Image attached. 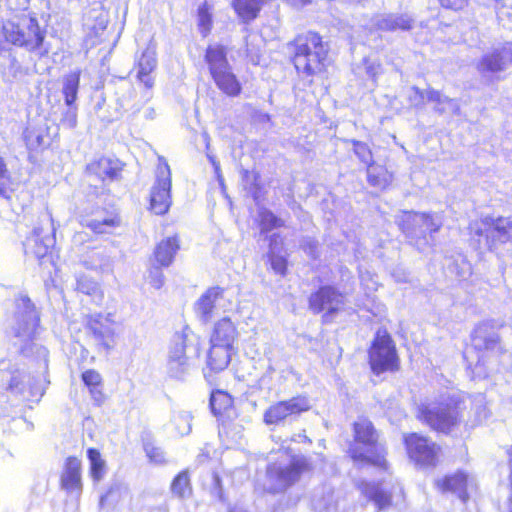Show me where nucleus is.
Listing matches in <instances>:
<instances>
[{
  "label": "nucleus",
  "instance_id": "nucleus-29",
  "mask_svg": "<svg viewBox=\"0 0 512 512\" xmlns=\"http://www.w3.org/2000/svg\"><path fill=\"white\" fill-rule=\"evenodd\" d=\"M157 65L156 54L153 50L146 49L141 53L138 61L137 78L144 83L146 88H152L154 81L150 74Z\"/></svg>",
  "mask_w": 512,
  "mask_h": 512
},
{
  "label": "nucleus",
  "instance_id": "nucleus-30",
  "mask_svg": "<svg viewBox=\"0 0 512 512\" xmlns=\"http://www.w3.org/2000/svg\"><path fill=\"white\" fill-rule=\"evenodd\" d=\"M171 494L177 499H186L192 496L193 486L191 473L188 468L179 471L171 480Z\"/></svg>",
  "mask_w": 512,
  "mask_h": 512
},
{
  "label": "nucleus",
  "instance_id": "nucleus-22",
  "mask_svg": "<svg viewBox=\"0 0 512 512\" xmlns=\"http://www.w3.org/2000/svg\"><path fill=\"white\" fill-rule=\"evenodd\" d=\"M357 488L361 495L380 511L389 509L393 504L391 491L386 489L380 481L361 480L357 483Z\"/></svg>",
  "mask_w": 512,
  "mask_h": 512
},
{
  "label": "nucleus",
  "instance_id": "nucleus-45",
  "mask_svg": "<svg viewBox=\"0 0 512 512\" xmlns=\"http://www.w3.org/2000/svg\"><path fill=\"white\" fill-rule=\"evenodd\" d=\"M427 100L439 106L443 103H449L451 100L447 97H443L437 90L430 89L427 91Z\"/></svg>",
  "mask_w": 512,
  "mask_h": 512
},
{
  "label": "nucleus",
  "instance_id": "nucleus-49",
  "mask_svg": "<svg viewBox=\"0 0 512 512\" xmlns=\"http://www.w3.org/2000/svg\"><path fill=\"white\" fill-rule=\"evenodd\" d=\"M289 2L295 6H305L310 4L312 0H289Z\"/></svg>",
  "mask_w": 512,
  "mask_h": 512
},
{
  "label": "nucleus",
  "instance_id": "nucleus-9",
  "mask_svg": "<svg viewBox=\"0 0 512 512\" xmlns=\"http://www.w3.org/2000/svg\"><path fill=\"white\" fill-rule=\"evenodd\" d=\"M403 446L407 458L419 468H435L440 463L442 447L430 436L419 432L403 435Z\"/></svg>",
  "mask_w": 512,
  "mask_h": 512
},
{
  "label": "nucleus",
  "instance_id": "nucleus-24",
  "mask_svg": "<svg viewBox=\"0 0 512 512\" xmlns=\"http://www.w3.org/2000/svg\"><path fill=\"white\" fill-rule=\"evenodd\" d=\"M507 55L509 52L505 47L494 49L481 57L477 63V70L482 74L502 72L507 66Z\"/></svg>",
  "mask_w": 512,
  "mask_h": 512
},
{
  "label": "nucleus",
  "instance_id": "nucleus-7",
  "mask_svg": "<svg viewBox=\"0 0 512 512\" xmlns=\"http://www.w3.org/2000/svg\"><path fill=\"white\" fill-rule=\"evenodd\" d=\"M398 229L408 239V243L418 251H423L426 247L431 246L428 241L427 234L416 232L419 227L424 225L430 235L440 231L441 223L435 221L434 214L431 212H417L414 210L402 211L396 220Z\"/></svg>",
  "mask_w": 512,
  "mask_h": 512
},
{
  "label": "nucleus",
  "instance_id": "nucleus-38",
  "mask_svg": "<svg viewBox=\"0 0 512 512\" xmlns=\"http://www.w3.org/2000/svg\"><path fill=\"white\" fill-rule=\"evenodd\" d=\"M354 154L359 158V160L365 164L371 163L370 160L372 158V151L367 143L351 140L350 141Z\"/></svg>",
  "mask_w": 512,
  "mask_h": 512
},
{
  "label": "nucleus",
  "instance_id": "nucleus-21",
  "mask_svg": "<svg viewBox=\"0 0 512 512\" xmlns=\"http://www.w3.org/2000/svg\"><path fill=\"white\" fill-rule=\"evenodd\" d=\"M59 486L68 494L79 496L83 490L82 462L77 456H68L59 476Z\"/></svg>",
  "mask_w": 512,
  "mask_h": 512
},
{
  "label": "nucleus",
  "instance_id": "nucleus-32",
  "mask_svg": "<svg viewBox=\"0 0 512 512\" xmlns=\"http://www.w3.org/2000/svg\"><path fill=\"white\" fill-rule=\"evenodd\" d=\"M86 455L89 460V475L93 482L98 483L107 472L106 461L103 459L100 451L94 447L88 448Z\"/></svg>",
  "mask_w": 512,
  "mask_h": 512
},
{
  "label": "nucleus",
  "instance_id": "nucleus-35",
  "mask_svg": "<svg viewBox=\"0 0 512 512\" xmlns=\"http://www.w3.org/2000/svg\"><path fill=\"white\" fill-rule=\"evenodd\" d=\"M258 227L262 234H267L274 229L285 227V221L275 215L271 210L262 208L258 213Z\"/></svg>",
  "mask_w": 512,
  "mask_h": 512
},
{
  "label": "nucleus",
  "instance_id": "nucleus-42",
  "mask_svg": "<svg viewBox=\"0 0 512 512\" xmlns=\"http://www.w3.org/2000/svg\"><path fill=\"white\" fill-rule=\"evenodd\" d=\"M144 451L150 461L157 464L164 462V453L162 449L153 445L152 443L145 444Z\"/></svg>",
  "mask_w": 512,
  "mask_h": 512
},
{
  "label": "nucleus",
  "instance_id": "nucleus-5",
  "mask_svg": "<svg viewBox=\"0 0 512 512\" xmlns=\"http://www.w3.org/2000/svg\"><path fill=\"white\" fill-rule=\"evenodd\" d=\"M367 362L371 372L376 375L397 373L401 368V359L396 342L386 328L378 329L367 349Z\"/></svg>",
  "mask_w": 512,
  "mask_h": 512
},
{
  "label": "nucleus",
  "instance_id": "nucleus-14",
  "mask_svg": "<svg viewBox=\"0 0 512 512\" xmlns=\"http://www.w3.org/2000/svg\"><path fill=\"white\" fill-rule=\"evenodd\" d=\"M171 172L167 163H159L156 181L151 188L149 210L155 215H164L171 206Z\"/></svg>",
  "mask_w": 512,
  "mask_h": 512
},
{
  "label": "nucleus",
  "instance_id": "nucleus-34",
  "mask_svg": "<svg viewBox=\"0 0 512 512\" xmlns=\"http://www.w3.org/2000/svg\"><path fill=\"white\" fill-rule=\"evenodd\" d=\"M80 85V71H74L66 75L63 79L62 93L65 104L73 106L77 99L78 89Z\"/></svg>",
  "mask_w": 512,
  "mask_h": 512
},
{
  "label": "nucleus",
  "instance_id": "nucleus-18",
  "mask_svg": "<svg viewBox=\"0 0 512 512\" xmlns=\"http://www.w3.org/2000/svg\"><path fill=\"white\" fill-rule=\"evenodd\" d=\"M24 246L25 254L34 257L40 266L46 263L55 265L53 255L54 239L49 234H44L42 229H34Z\"/></svg>",
  "mask_w": 512,
  "mask_h": 512
},
{
  "label": "nucleus",
  "instance_id": "nucleus-48",
  "mask_svg": "<svg viewBox=\"0 0 512 512\" xmlns=\"http://www.w3.org/2000/svg\"><path fill=\"white\" fill-rule=\"evenodd\" d=\"M113 494H119V489L117 487H109L106 490V492L101 496L100 504L105 505L108 502L109 497L112 496Z\"/></svg>",
  "mask_w": 512,
  "mask_h": 512
},
{
  "label": "nucleus",
  "instance_id": "nucleus-39",
  "mask_svg": "<svg viewBox=\"0 0 512 512\" xmlns=\"http://www.w3.org/2000/svg\"><path fill=\"white\" fill-rule=\"evenodd\" d=\"M13 183L12 175L5 159L0 155V194L4 195Z\"/></svg>",
  "mask_w": 512,
  "mask_h": 512
},
{
  "label": "nucleus",
  "instance_id": "nucleus-40",
  "mask_svg": "<svg viewBox=\"0 0 512 512\" xmlns=\"http://www.w3.org/2000/svg\"><path fill=\"white\" fill-rule=\"evenodd\" d=\"M437 2L443 10L459 13L469 7L471 0H437Z\"/></svg>",
  "mask_w": 512,
  "mask_h": 512
},
{
  "label": "nucleus",
  "instance_id": "nucleus-6",
  "mask_svg": "<svg viewBox=\"0 0 512 512\" xmlns=\"http://www.w3.org/2000/svg\"><path fill=\"white\" fill-rule=\"evenodd\" d=\"M84 329L99 351H114L121 339L120 323L114 313H90L84 318Z\"/></svg>",
  "mask_w": 512,
  "mask_h": 512
},
{
  "label": "nucleus",
  "instance_id": "nucleus-44",
  "mask_svg": "<svg viewBox=\"0 0 512 512\" xmlns=\"http://www.w3.org/2000/svg\"><path fill=\"white\" fill-rule=\"evenodd\" d=\"M170 362L176 363L178 365L185 364V345L183 343L176 344L174 350L169 356Z\"/></svg>",
  "mask_w": 512,
  "mask_h": 512
},
{
  "label": "nucleus",
  "instance_id": "nucleus-12",
  "mask_svg": "<svg viewBox=\"0 0 512 512\" xmlns=\"http://www.w3.org/2000/svg\"><path fill=\"white\" fill-rule=\"evenodd\" d=\"M180 250V238L175 234L159 241L150 257L148 269L149 283L156 289H160L165 282L163 269L168 268L175 261Z\"/></svg>",
  "mask_w": 512,
  "mask_h": 512
},
{
  "label": "nucleus",
  "instance_id": "nucleus-20",
  "mask_svg": "<svg viewBox=\"0 0 512 512\" xmlns=\"http://www.w3.org/2000/svg\"><path fill=\"white\" fill-rule=\"evenodd\" d=\"M470 475L462 469L447 473L434 481L435 488L442 494H455L461 501L467 502Z\"/></svg>",
  "mask_w": 512,
  "mask_h": 512
},
{
  "label": "nucleus",
  "instance_id": "nucleus-23",
  "mask_svg": "<svg viewBox=\"0 0 512 512\" xmlns=\"http://www.w3.org/2000/svg\"><path fill=\"white\" fill-rule=\"evenodd\" d=\"M239 332L230 317L225 316L215 322L211 330L209 343L235 347Z\"/></svg>",
  "mask_w": 512,
  "mask_h": 512
},
{
  "label": "nucleus",
  "instance_id": "nucleus-19",
  "mask_svg": "<svg viewBox=\"0 0 512 512\" xmlns=\"http://www.w3.org/2000/svg\"><path fill=\"white\" fill-rule=\"evenodd\" d=\"M124 167L125 164L119 159L102 156L88 163L85 167V173L105 185L107 182L119 180Z\"/></svg>",
  "mask_w": 512,
  "mask_h": 512
},
{
  "label": "nucleus",
  "instance_id": "nucleus-1",
  "mask_svg": "<svg viewBox=\"0 0 512 512\" xmlns=\"http://www.w3.org/2000/svg\"><path fill=\"white\" fill-rule=\"evenodd\" d=\"M351 434L345 455L356 467H372L382 472L389 470L387 447L370 419L358 417L351 423Z\"/></svg>",
  "mask_w": 512,
  "mask_h": 512
},
{
  "label": "nucleus",
  "instance_id": "nucleus-27",
  "mask_svg": "<svg viewBox=\"0 0 512 512\" xmlns=\"http://www.w3.org/2000/svg\"><path fill=\"white\" fill-rule=\"evenodd\" d=\"M224 288L219 286L209 287L195 303L198 314L204 320L212 317L216 308V303L223 297Z\"/></svg>",
  "mask_w": 512,
  "mask_h": 512
},
{
  "label": "nucleus",
  "instance_id": "nucleus-13",
  "mask_svg": "<svg viewBox=\"0 0 512 512\" xmlns=\"http://www.w3.org/2000/svg\"><path fill=\"white\" fill-rule=\"evenodd\" d=\"M311 409L308 396L303 394L270 404L263 412V423L268 427L284 425L289 418L299 417Z\"/></svg>",
  "mask_w": 512,
  "mask_h": 512
},
{
  "label": "nucleus",
  "instance_id": "nucleus-11",
  "mask_svg": "<svg viewBox=\"0 0 512 512\" xmlns=\"http://www.w3.org/2000/svg\"><path fill=\"white\" fill-rule=\"evenodd\" d=\"M470 234L477 238L478 244H483L493 251L498 245L511 241L512 221L503 216H484L469 226Z\"/></svg>",
  "mask_w": 512,
  "mask_h": 512
},
{
  "label": "nucleus",
  "instance_id": "nucleus-15",
  "mask_svg": "<svg viewBox=\"0 0 512 512\" xmlns=\"http://www.w3.org/2000/svg\"><path fill=\"white\" fill-rule=\"evenodd\" d=\"M345 293L334 285L319 286L308 297V307L314 314L325 312V316L337 314L344 308Z\"/></svg>",
  "mask_w": 512,
  "mask_h": 512
},
{
  "label": "nucleus",
  "instance_id": "nucleus-16",
  "mask_svg": "<svg viewBox=\"0 0 512 512\" xmlns=\"http://www.w3.org/2000/svg\"><path fill=\"white\" fill-rule=\"evenodd\" d=\"M471 345L479 358L504 350L501 347V337L496 331L493 323L488 321L479 322L473 329L471 336Z\"/></svg>",
  "mask_w": 512,
  "mask_h": 512
},
{
  "label": "nucleus",
  "instance_id": "nucleus-41",
  "mask_svg": "<svg viewBox=\"0 0 512 512\" xmlns=\"http://www.w3.org/2000/svg\"><path fill=\"white\" fill-rule=\"evenodd\" d=\"M269 263L276 274L286 276L288 272V261L285 256L278 254L269 255Z\"/></svg>",
  "mask_w": 512,
  "mask_h": 512
},
{
  "label": "nucleus",
  "instance_id": "nucleus-3",
  "mask_svg": "<svg viewBox=\"0 0 512 512\" xmlns=\"http://www.w3.org/2000/svg\"><path fill=\"white\" fill-rule=\"evenodd\" d=\"M464 398L459 395L441 396L432 403H421L416 408V419L432 432L451 435L463 421Z\"/></svg>",
  "mask_w": 512,
  "mask_h": 512
},
{
  "label": "nucleus",
  "instance_id": "nucleus-31",
  "mask_svg": "<svg viewBox=\"0 0 512 512\" xmlns=\"http://www.w3.org/2000/svg\"><path fill=\"white\" fill-rule=\"evenodd\" d=\"M413 24L414 20L406 14H389L377 23V27L383 32L409 31Z\"/></svg>",
  "mask_w": 512,
  "mask_h": 512
},
{
  "label": "nucleus",
  "instance_id": "nucleus-50",
  "mask_svg": "<svg viewBox=\"0 0 512 512\" xmlns=\"http://www.w3.org/2000/svg\"><path fill=\"white\" fill-rule=\"evenodd\" d=\"M510 62L512 63V51H509Z\"/></svg>",
  "mask_w": 512,
  "mask_h": 512
},
{
  "label": "nucleus",
  "instance_id": "nucleus-2",
  "mask_svg": "<svg viewBox=\"0 0 512 512\" xmlns=\"http://www.w3.org/2000/svg\"><path fill=\"white\" fill-rule=\"evenodd\" d=\"M287 48L289 62L298 75L312 80L327 74L331 63L329 44L318 31L296 34L287 43Z\"/></svg>",
  "mask_w": 512,
  "mask_h": 512
},
{
  "label": "nucleus",
  "instance_id": "nucleus-47",
  "mask_svg": "<svg viewBox=\"0 0 512 512\" xmlns=\"http://www.w3.org/2000/svg\"><path fill=\"white\" fill-rule=\"evenodd\" d=\"M18 301L23 306L25 313H27V314L35 313V311H36L35 305L28 296H26V295L20 296L18 298Z\"/></svg>",
  "mask_w": 512,
  "mask_h": 512
},
{
  "label": "nucleus",
  "instance_id": "nucleus-43",
  "mask_svg": "<svg viewBox=\"0 0 512 512\" xmlns=\"http://www.w3.org/2000/svg\"><path fill=\"white\" fill-rule=\"evenodd\" d=\"M60 124L68 129H73L77 125V109L75 106L70 108L63 114Z\"/></svg>",
  "mask_w": 512,
  "mask_h": 512
},
{
  "label": "nucleus",
  "instance_id": "nucleus-4",
  "mask_svg": "<svg viewBox=\"0 0 512 512\" xmlns=\"http://www.w3.org/2000/svg\"><path fill=\"white\" fill-rule=\"evenodd\" d=\"M210 79L218 91L228 97L237 98L243 92V83L229 61V48L222 43H210L203 54Z\"/></svg>",
  "mask_w": 512,
  "mask_h": 512
},
{
  "label": "nucleus",
  "instance_id": "nucleus-26",
  "mask_svg": "<svg viewBox=\"0 0 512 512\" xmlns=\"http://www.w3.org/2000/svg\"><path fill=\"white\" fill-rule=\"evenodd\" d=\"M217 387H213L210 393V409L218 418L229 417L230 413L234 410V398L227 391Z\"/></svg>",
  "mask_w": 512,
  "mask_h": 512
},
{
  "label": "nucleus",
  "instance_id": "nucleus-17",
  "mask_svg": "<svg viewBox=\"0 0 512 512\" xmlns=\"http://www.w3.org/2000/svg\"><path fill=\"white\" fill-rule=\"evenodd\" d=\"M236 352V347L218 345L210 343L206 359V371L204 378L209 386H219L216 375L228 368L232 354Z\"/></svg>",
  "mask_w": 512,
  "mask_h": 512
},
{
  "label": "nucleus",
  "instance_id": "nucleus-10",
  "mask_svg": "<svg viewBox=\"0 0 512 512\" xmlns=\"http://www.w3.org/2000/svg\"><path fill=\"white\" fill-rule=\"evenodd\" d=\"M313 469L311 461L306 457L294 456L288 466L269 463L266 466V478L270 486L266 492L272 495L282 493L299 481L302 474Z\"/></svg>",
  "mask_w": 512,
  "mask_h": 512
},
{
  "label": "nucleus",
  "instance_id": "nucleus-37",
  "mask_svg": "<svg viewBox=\"0 0 512 512\" xmlns=\"http://www.w3.org/2000/svg\"><path fill=\"white\" fill-rule=\"evenodd\" d=\"M76 290L83 294L92 297V299L99 303L103 300L104 294L99 287V284L87 276H81L76 283Z\"/></svg>",
  "mask_w": 512,
  "mask_h": 512
},
{
  "label": "nucleus",
  "instance_id": "nucleus-33",
  "mask_svg": "<svg viewBox=\"0 0 512 512\" xmlns=\"http://www.w3.org/2000/svg\"><path fill=\"white\" fill-rule=\"evenodd\" d=\"M121 225V217L117 212H110L103 218H94L87 223V227L96 234L110 233Z\"/></svg>",
  "mask_w": 512,
  "mask_h": 512
},
{
  "label": "nucleus",
  "instance_id": "nucleus-46",
  "mask_svg": "<svg viewBox=\"0 0 512 512\" xmlns=\"http://www.w3.org/2000/svg\"><path fill=\"white\" fill-rule=\"evenodd\" d=\"M508 454V464H509V487H510V495L508 497V511L512 512V445L507 451Z\"/></svg>",
  "mask_w": 512,
  "mask_h": 512
},
{
  "label": "nucleus",
  "instance_id": "nucleus-36",
  "mask_svg": "<svg viewBox=\"0 0 512 512\" xmlns=\"http://www.w3.org/2000/svg\"><path fill=\"white\" fill-rule=\"evenodd\" d=\"M197 27L203 38H206L212 31L213 16L211 6L207 1L197 8Z\"/></svg>",
  "mask_w": 512,
  "mask_h": 512
},
{
  "label": "nucleus",
  "instance_id": "nucleus-28",
  "mask_svg": "<svg viewBox=\"0 0 512 512\" xmlns=\"http://www.w3.org/2000/svg\"><path fill=\"white\" fill-rule=\"evenodd\" d=\"M81 380L95 404L101 405L106 398L102 375L96 369L91 368L81 373Z\"/></svg>",
  "mask_w": 512,
  "mask_h": 512
},
{
  "label": "nucleus",
  "instance_id": "nucleus-25",
  "mask_svg": "<svg viewBox=\"0 0 512 512\" xmlns=\"http://www.w3.org/2000/svg\"><path fill=\"white\" fill-rule=\"evenodd\" d=\"M366 172L368 184L377 190H386L393 183V172L383 164L371 162L367 165Z\"/></svg>",
  "mask_w": 512,
  "mask_h": 512
},
{
  "label": "nucleus",
  "instance_id": "nucleus-8",
  "mask_svg": "<svg viewBox=\"0 0 512 512\" xmlns=\"http://www.w3.org/2000/svg\"><path fill=\"white\" fill-rule=\"evenodd\" d=\"M45 36L46 32L41 28L35 14L22 15L17 22H9L6 26V42L24 48L28 52L39 50L44 43Z\"/></svg>",
  "mask_w": 512,
  "mask_h": 512
}]
</instances>
